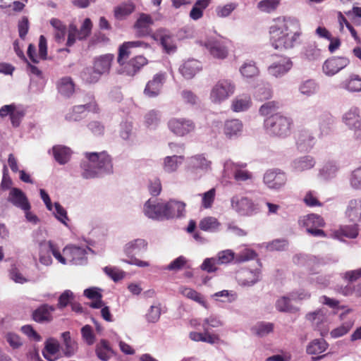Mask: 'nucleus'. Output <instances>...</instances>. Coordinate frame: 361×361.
<instances>
[{"mask_svg":"<svg viewBox=\"0 0 361 361\" xmlns=\"http://www.w3.org/2000/svg\"><path fill=\"white\" fill-rule=\"evenodd\" d=\"M346 216L353 222L361 221V199L351 200L345 212Z\"/></svg>","mask_w":361,"mask_h":361,"instance_id":"nucleus-30","label":"nucleus"},{"mask_svg":"<svg viewBox=\"0 0 361 361\" xmlns=\"http://www.w3.org/2000/svg\"><path fill=\"white\" fill-rule=\"evenodd\" d=\"M180 292L183 295L187 297L188 298H190L202 305L203 306H205V301L204 300L201 294L197 292L195 290L190 288L181 287L180 288Z\"/></svg>","mask_w":361,"mask_h":361,"instance_id":"nucleus-51","label":"nucleus"},{"mask_svg":"<svg viewBox=\"0 0 361 361\" xmlns=\"http://www.w3.org/2000/svg\"><path fill=\"white\" fill-rule=\"evenodd\" d=\"M231 41L224 38H214L207 40L204 47L209 54L215 59L223 60L228 55Z\"/></svg>","mask_w":361,"mask_h":361,"instance_id":"nucleus-8","label":"nucleus"},{"mask_svg":"<svg viewBox=\"0 0 361 361\" xmlns=\"http://www.w3.org/2000/svg\"><path fill=\"white\" fill-rule=\"evenodd\" d=\"M276 308L281 312H295L298 310L290 302V298L287 296H282L276 302Z\"/></svg>","mask_w":361,"mask_h":361,"instance_id":"nucleus-48","label":"nucleus"},{"mask_svg":"<svg viewBox=\"0 0 361 361\" xmlns=\"http://www.w3.org/2000/svg\"><path fill=\"white\" fill-rule=\"evenodd\" d=\"M317 90V84L312 80H308L302 82L300 87V91L302 94L311 95Z\"/></svg>","mask_w":361,"mask_h":361,"instance_id":"nucleus-62","label":"nucleus"},{"mask_svg":"<svg viewBox=\"0 0 361 361\" xmlns=\"http://www.w3.org/2000/svg\"><path fill=\"white\" fill-rule=\"evenodd\" d=\"M102 75L94 67H87L81 73V78L84 82L89 84L96 83Z\"/></svg>","mask_w":361,"mask_h":361,"instance_id":"nucleus-46","label":"nucleus"},{"mask_svg":"<svg viewBox=\"0 0 361 361\" xmlns=\"http://www.w3.org/2000/svg\"><path fill=\"white\" fill-rule=\"evenodd\" d=\"M85 103L81 105L74 106L66 114V120L68 121H78L82 118V114L85 111L93 113L99 112V106L92 94L88 95Z\"/></svg>","mask_w":361,"mask_h":361,"instance_id":"nucleus-7","label":"nucleus"},{"mask_svg":"<svg viewBox=\"0 0 361 361\" xmlns=\"http://www.w3.org/2000/svg\"><path fill=\"white\" fill-rule=\"evenodd\" d=\"M232 209L240 216H252L260 212L259 204L247 197L235 195L231 200Z\"/></svg>","mask_w":361,"mask_h":361,"instance_id":"nucleus-5","label":"nucleus"},{"mask_svg":"<svg viewBox=\"0 0 361 361\" xmlns=\"http://www.w3.org/2000/svg\"><path fill=\"white\" fill-rule=\"evenodd\" d=\"M184 156H168L164 159V170L167 173L175 172L178 168L179 164H181L184 160Z\"/></svg>","mask_w":361,"mask_h":361,"instance_id":"nucleus-35","label":"nucleus"},{"mask_svg":"<svg viewBox=\"0 0 361 361\" xmlns=\"http://www.w3.org/2000/svg\"><path fill=\"white\" fill-rule=\"evenodd\" d=\"M216 195V190L212 188L207 192L202 194V205L205 209L211 208Z\"/></svg>","mask_w":361,"mask_h":361,"instance_id":"nucleus-59","label":"nucleus"},{"mask_svg":"<svg viewBox=\"0 0 361 361\" xmlns=\"http://www.w3.org/2000/svg\"><path fill=\"white\" fill-rule=\"evenodd\" d=\"M216 265L219 264L216 257L206 258L201 264V269L207 273H213L218 269Z\"/></svg>","mask_w":361,"mask_h":361,"instance_id":"nucleus-63","label":"nucleus"},{"mask_svg":"<svg viewBox=\"0 0 361 361\" xmlns=\"http://www.w3.org/2000/svg\"><path fill=\"white\" fill-rule=\"evenodd\" d=\"M246 164H233V178L236 181H245L252 178V174L245 168Z\"/></svg>","mask_w":361,"mask_h":361,"instance_id":"nucleus-42","label":"nucleus"},{"mask_svg":"<svg viewBox=\"0 0 361 361\" xmlns=\"http://www.w3.org/2000/svg\"><path fill=\"white\" fill-rule=\"evenodd\" d=\"M63 252L68 260L75 264L80 263L85 257L86 255L85 249L74 245L65 247Z\"/></svg>","mask_w":361,"mask_h":361,"instance_id":"nucleus-28","label":"nucleus"},{"mask_svg":"<svg viewBox=\"0 0 361 361\" xmlns=\"http://www.w3.org/2000/svg\"><path fill=\"white\" fill-rule=\"evenodd\" d=\"M212 3V0H197L193 5L190 11V18L194 20H197L203 16V11Z\"/></svg>","mask_w":361,"mask_h":361,"instance_id":"nucleus-34","label":"nucleus"},{"mask_svg":"<svg viewBox=\"0 0 361 361\" xmlns=\"http://www.w3.org/2000/svg\"><path fill=\"white\" fill-rule=\"evenodd\" d=\"M260 274V271L258 269L250 270L243 268L236 271L235 278L239 285L250 286L259 281Z\"/></svg>","mask_w":361,"mask_h":361,"instance_id":"nucleus-13","label":"nucleus"},{"mask_svg":"<svg viewBox=\"0 0 361 361\" xmlns=\"http://www.w3.org/2000/svg\"><path fill=\"white\" fill-rule=\"evenodd\" d=\"M296 145L301 150H307L311 148L314 140V136L308 130L302 129L295 135Z\"/></svg>","mask_w":361,"mask_h":361,"instance_id":"nucleus-25","label":"nucleus"},{"mask_svg":"<svg viewBox=\"0 0 361 361\" xmlns=\"http://www.w3.org/2000/svg\"><path fill=\"white\" fill-rule=\"evenodd\" d=\"M210 166L211 161H208L203 155H195L190 159V167L192 170H207L210 169Z\"/></svg>","mask_w":361,"mask_h":361,"instance_id":"nucleus-41","label":"nucleus"},{"mask_svg":"<svg viewBox=\"0 0 361 361\" xmlns=\"http://www.w3.org/2000/svg\"><path fill=\"white\" fill-rule=\"evenodd\" d=\"M147 249V243L144 239L138 238L126 243L124 246L123 251L128 257V259L126 260V262L130 264L140 267H149V262L135 257V255L145 252Z\"/></svg>","mask_w":361,"mask_h":361,"instance_id":"nucleus-4","label":"nucleus"},{"mask_svg":"<svg viewBox=\"0 0 361 361\" xmlns=\"http://www.w3.org/2000/svg\"><path fill=\"white\" fill-rule=\"evenodd\" d=\"M256 257L257 254L255 250L245 248L240 252L235 254V264H240L254 259Z\"/></svg>","mask_w":361,"mask_h":361,"instance_id":"nucleus-52","label":"nucleus"},{"mask_svg":"<svg viewBox=\"0 0 361 361\" xmlns=\"http://www.w3.org/2000/svg\"><path fill=\"white\" fill-rule=\"evenodd\" d=\"M349 63L348 59L344 57H332L327 59L323 65L325 74L333 75L344 68Z\"/></svg>","mask_w":361,"mask_h":361,"instance_id":"nucleus-19","label":"nucleus"},{"mask_svg":"<svg viewBox=\"0 0 361 361\" xmlns=\"http://www.w3.org/2000/svg\"><path fill=\"white\" fill-rule=\"evenodd\" d=\"M252 104L251 98L247 95H240L235 97L232 102L233 111L240 112L248 109Z\"/></svg>","mask_w":361,"mask_h":361,"instance_id":"nucleus-39","label":"nucleus"},{"mask_svg":"<svg viewBox=\"0 0 361 361\" xmlns=\"http://www.w3.org/2000/svg\"><path fill=\"white\" fill-rule=\"evenodd\" d=\"M61 338L63 339L62 352L63 355L68 357L73 356L78 350L77 342L71 338L69 331L63 332Z\"/></svg>","mask_w":361,"mask_h":361,"instance_id":"nucleus-29","label":"nucleus"},{"mask_svg":"<svg viewBox=\"0 0 361 361\" xmlns=\"http://www.w3.org/2000/svg\"><path fill=\"white\" fill-rule=\"evenodd\" d=\"M60 344L57 340L50 338L45 341L44 348L42 351L44 357L49 361H54L58 356L56 354L59 352Z\"/></svg>","mask_w":361,"mask_h":361,"instance_id":"nucleus-27","label":"nucleus"},{"mask_svg":"<svg viewBox=\"0 0 361 361\" xmlns=\"http://www.w3.org/2000/svg\"><path fill=\"white\" fill-rule=\"evenodd\" d=\"M337 171L338 167L335 164L328 162L325 164L321 169L320 174L324 177V178L328 179L334 177Z\"/></svg>","mask_w":361,"mask_h":361,"instance_id":"nucleus-57","label":"nucleus"},{"mask_svg":"<svg viewBox=\"0 0 361 361\" xmlns=\"http://www.w3.org/2000/svg\"><path fill=\"white\" fill-rule=\"evenodd\" d=\"M279 1L278 0H262L257 4V7L262 11L270 12L276 8Z\"/></svg>","mask_w":361,"mask_h":361,"instance_id":"nucleus-61","label":"nucleus"},{"mask_svg":"<svg viewBox=\"0 0 361 361\" xmlns=\"http://www.w3.org/2000/svg\"><path fill=\"white\" fill-rule=\"evenodd\" d=\"M243 129V123L238 119H232L226 121L224 125V131L225 135L231 138L233 136L238 135Z\"/></svg>","mask_w":361,"mask_h":361,"instance_id":"nucleus-33","label":"nucleus"},{"mask_svg":"<svg viewBox=\"0 0 361 361\" xmlns=\"http://www.w3.org/2000/svg\"><path fill=\"white\" fill-rule=\"evenodd\" d=\"M328 347V343L323 338L314 339L307 346V353L310 355H318L324 352Z\"/></svg>","mask_w":361,"mask_h":361,"instance_id":"nucleus-40","label":"nucleus"},{"mask_svg":"<svg viewBox=\"0 0 361 361\" xmlns=\"http://www.w3.org/2000/svg\"><path fill=\"white\" fill-rule=\"evenodd\" d=\"M92 23L90 18H85L78 32V39H85L91 33Z\"/></svg>","mask_w":361,"mask_h":361,"instance_id":"nucleus-56","label":"nucleus"},{"mask_svg":"<svg viewBox=\"0 0 361 361\" xmlns=\"http://www.w3.org/2000/svg\"><path fill=\"white\" fill-rule=\"evenodd\" d=\"M241 74L245 78H253L258 75L259 70L254 63H245L240 68Z\"/></svg>","mask_w":361,"mask_h":361,"instance_id":"nucleus-55","label":"nucleus"},{"mask_svg":"<svg viewBox=\"0 0 361 361\" xmlns=\"http://www.w3.org/2000/svg\"><path fill=\"white\" fill-rule=\"evenodd\" d=\"M7 200L13 205L22 210H30L31 208L25 194L19 188H11Z\"/></svg>","mask_w":361,"mask_h":361,"instance_id":"nucleus-17","label":"nucleus"},{"mask_svg":"<svg viewBox=\"0 0 361 361\" xmlns=\"http://www.w3.org/2000/svg\"><path fill=\"white\" fill-rule=\"evenodd\" d=\"M56 310L53 305L43 304L39 305L32 313V319L39 324L49 323L54 317L52 313Z\"/></svg>","mask_w":361,"mask_h":361,"instance_id":"nucleus-16","label":"nucleus"},{"mask_svg":"<svg viewBox=\"0 0 361 361\" xmlns=\"http://www.w3.org/2000/svg\"><path fill=\"white\" fill-rule=\"evenodd\" d=\"M168 126L178 136H185L195 129V123L187 118H172L169 121Z\"/></svg>","mask_w":361,"mask_h":361,"instance_id":"nucleus-10","label":"nucleus"},{"mask_svg":"<svg viewBox=\"0 0 361 361\" xmlns=\"http://www.w3.org/2000/svg\"><path fill=\"white\" fill-rule=\"evenodd\" d=\"M216 259L219 265L235 263V253L232 250H224L218 252Z\"/></svg>","mask_w":361,"mask_h":361,"instance_id":"nucleus-49","label":"nucleus"},{"mask_svg":"<svg viewBox=\"0 0 361 361\" xmlns=\"http://www.w3.org/2000/svg\"><path fill=\"white\" fill-rule=\"evenodd\" d=\"M185 204L182 202L170 200L164 203L165 219L180 217L185 212Z\"/></svg>","mask_w":361,"mask_h":361,"instance_id":"nucleus-23","label":"nucleus"},{"mask_svg":"<svg viewBox=\"0 0 361 361\" xmlns=\"http://www.w3.org/2000/svg\"><path fill=\"white\" fill-rule=\"evenodd\" d=\"M111 349L106 340H101L96 347V354L102 361H107L110 358Z\"/></svg>","mask_w":361,"mask_h":361,"instance_id":"nucleus-44","label":"nucleus"},{"mask_svg":"<svg viewBox=\"0 0 361 361\" xmlns=\"http://www.w3.org/2000/svg\"><path fill=\"white\" fill-rule=\"evenodd\" d=\"M50 24L54 28V39L61 43L64 41L66 33V26L58 18H51Z\"/></svg>","mask_w":361,"mask_h":361,"instance_id":"nucleus-36","label":"nucleus"},{"mask_svg":"<svg viewBox=\"0 0 361 361\" xmlns=\"http://www.w3.org/2000/svg\"><path fill=\"white\" fill-rule=\"evenodd\" d=\"M354 322L350 319L343 322L340 326L333 329L331 331V336L333 338H338L346 334L353 327Z\"/></svg>","mask_w":361,"mask_h":361,"instance_id":"nucleus-54","label":"nucleus"},{"mask_svg":"<svg viewBox=\"0 0 361 361\" xmlns=\"http://www.w3.org/2000/svg\"><path fill=\"white\" fill-rule=\"evenodd\" d=\"M53 154L55 160L60 164L67 163L71 157V150L68 147L64 146H54L53 147Z\"/></svg>","mask_w":361,"mask_h":361,"instance_id":"nucleus-38","label":"nucleus"},{"mask_svg":"<svg viewBox=\"0 0 361 361\" xmlns=\"http://www.w3.org/2000/svg\"><path fill=\"white\" fill-rule=\"evenodd\" d=\"M286 173L281 170H269L264 176V183L271 189L279 190L286 183Z\"/></svg>","mask_w":361,"mask_h":361,"instance_id":"nucleus-12","label":"nucleus"},{"mask_svg":"<svg viewBox=\"0 0 361 361\" xmlns=\"http://www.w3.org/2000/svg\"><path fill=\"white\" fill-rule=\"evenodd\" d=\"M148 63L147 59L141 55L136 56L129 61L119 64L118 73L121 75L133 77L135 75Z\"/></svg>","mask_w":361,"mask_h":361,"instance_id":"nucleus-9","label":"nucleus"},{"mask_svg":"<svg viewBox=\"0 0 361 361\" xmlns=\"http://www.w3.org/2000/svg\"><path fill=\"white\" fill-rule=\"evenodd\" d=\"M343 121L350 129L357 130L361 129V117L359 108L354 106L348 111L343 116Z\"/></svg>","mask_w":361,"mask_h":361,"instance_id":"nucleus-24","label":"nucleus"},{"mask_svg":"<svg viewBox=\"0 0 361 361\" xmlns=\"http://www.w3.org/2000/svg\"><path fill=\"white\" fill-rule=\"evenodd\" d=\"M300 22L290 18H279L269 28L270 42L276 49L293 48L301 35Z\"/></svg>","mask_w":361,"mask_h":361,"instance_id":"nucleus-1","label":"nucleus"},{"mask_svg":"<svg viewBox=\"0 0 361 361\" xmlns=\"http://www.w3.org/2000/svg\"><path fill=\"white\" fill-rule=\"evenodd\" d=\"M137 47L147 49L149 47V45L147 42L140 40L125 42L121 44L117 56L118 65L127 61L131 54V49Z\"/></svg>","mask_w":361,"mask_h":361,"instance_id":"nucleus-14","label":"nucleus"},{"mask_svg":"<svg viewBox=\"0 0 361 361\" xmlns=\"http://www.w3.org/2000/svg\"><path fill=\"white\" fill-rule=\"evenodd\" d=\"M200 70V63L195 59L185 61L179 68L181 75L186 79L192 78Z\"/></svg>","mask_w":361,"mask_h":361,"instance_id":"nucleus-26","label":"nucleus"},{"mask_svg":"<svg viewBox=\"0 0 361 361\" xmlns=\"http://www.w3.org/2000/svg\"><path fill=\"white\" fill-rule=\"evenodd\" d=\"M151 37L157 42H159L164 51L167 54L173 53L177 47L173 36L164 29H159L152 34Z\"/></svg>","mask_w":361,"mask_h":361,"instance_id":"nucleus-11","label":"nucleus"},{"mask_svg":"<svg viewBox=\"0 0 361 361\" xmlns=\"http://www.w3.org/2000/svg\"><path fill=\"white\" fill-rule=\"evenodd\" d=\"M335 235L338 238H355L358 235V226L356 224L350 226H343L335 231Z\"/></svg>","mask_w":361,"mask_h":361,"instance_id":"nucleus-45","label":"nucleus"},{"mask_svg":"<svg viewBox=\"0 0 361 361\" xmlns=\"http://www.w3.org/2000/svg\"><path fill=\"white\" fill-rule=\"evenodd\" d=\"M300 222L306 229L314 227H324L325 225L323 218L316 214H310L305 216Z\"/></svg>","mask_w":361,"mask_h":361,"instance_id":"nucleus-32","label":"nucleus"},{"mask_svg":"<svg viewBox=\"0 0 361 361\" xmlns=\"http://www.w3.org/2000/svg\"><path fill=\"white\" fill-rule=\"evenodd\" d=\"M305 59L309 61L320 60L323 58L322 51L314 44H308L304 51Z\"/></svg>","mask_w":361,"mask_h":361,"instance_id":"nucleus-50","label":"nucleus"},{"mask_svg":"<svg viewBox=\"0 0 361 361\" xmlns=\"http://www.w3.org/2000/svg\"><path fill=\"white\" fill-rule=\"evenodd\" d=\"M235 90V85L231 80L220 79L212 87L210 98L214 103L219 104L232 96Z\"/></svg>","mask_w":361,"mask_h":361,"instance_id":"nucleus-6","label":"nucleus"},{"mask_svg":"<svg viewBox=\"0 0 361 361\" xmlns=\"http://www.w3.org/2000/svg\"><path fill=\"white\" fill-rule=\"evenodd\" d=\"M114 60L113 54H106L96 56L93 59L92 66L102 75L108 74Z\"/></svg>","mask_w":361,"mask_h":361,"instance_id":"nucleus-18","label":"nucleus"},{"mask_svg":"<svg viewBox=\"0 0 361 361\" xmlns=\"http://www.w3.org/2000/svg\"><path fill=\"white\" fill-rule=\"evenodd\" d=\"M303 201L307 207H321L322 203L318 200L316 194L313 191H308L304 198Z\"/></svg>","mask_w":361,"mask_h":361,"instance_id":"nucleus-60","label":"nucleus"},{"mask_svg":"<svg viewBox=\"0 0 361 361\" xmlns=\"http://www.w3.org/2000/svg\"><path fill=\"white\" fill-rule=\"evenodd\" d=\"M221 226L218 219L213 216H207L200 220L199 228L207 232H216Z\"/></svg>","mask_w":361,"mask_h":361,"instance_id":"nucleus-37","label":"nucleus"},{"mask_svg":"<svg viewBox=\"0 0 361 361\" xmlns=\"http://www.w3.org/2000/svg\"><path fill=\"white\" fill-rule=\"evenodd\" d=\"M145 214L153 219H165L164 203L158 202L152 204L151 200H148L144 205Z\"/></svg>","mask_w":361,"mask_h":361,"instance_id":"nucleus-22","label":"nucleus"},{"mask_svg":"<svg viewBox=\"0 0 361 361\" xmlns=\"http://www.w3.org/2000/svg\"><path fill=\"white\" fill-rule=\"evenodd\" d=\"M344 87L350 92L361 91V78L357 75H353L344 84Z\"/></svg>","mask_w":361,"mask_h":361,"instance_id":"nucleus-53","label":"nucleus"},{"mask_svg":"<svg viewBox=\"0 0 361 361\" xmlns=\"http://www.w3.org/2000/svg\"><path fill=\"white\" fill-rule=\"evenodd\" d=\"M153 20L149 15L142 13L134 25L135 35L138 37L152 35L151 25Z\"/></svg>","mask_w":361,"mask_h":361,"instance_id":"nucleus-20","label":"nucleus"},{"mask_svg":"<svg viewBox=\"0 0 361 361\" xmlns=\"http://www.w3.org/2000/svg\"><path fill=\"white\" fill-rule=\"evenodd\" d=\"M165 80L166 73H159L154 75L153 78L147 83L144 90L145 94L149 97L158 96Z\"/></svg>","mask_w":361,"mask_h":361,"instance_id":"nucleus-15","label":"nucleus"},{"mask_svg":"<svg viewBox=\"0 0 361 361\" xmlns=\"http://www.w3.org/2000/svg\"><path fill=\"white\" fill-rule=\"evenodd\" d=\"M135 10L133 3H124L114 8V16L118 20H122L131 14Z\"/></svg>","mask_w":361,"mask_h":361,"instance_id":"nucleus-43","label":"nucleus"},{"mask_svg":"<svg viewBox=\"0 0 361 361\" xmlns=\"http://www.w3.org/2000/svg\"><path fill=\"white\" fill-rule=\"evenodd\" d=\"M293 120L276 113L268 116L264 122L266 133L271 136L285 137L290 135Z\"/></svg>","mask_w":361,"mask_h":361,"instance_id":"nucleus-3","label":"nucleus"},{"mask_svg":"<svg viewBox=\"0 0 361 361\" xmlns=\"http://www.w3.org/2000/svg\"><path fill=\"white\" fill-rule=\"evenodd\" d=\"M279 108V103L275 101L266 102L259 108V113L262 116L274 114V113Z\"/></svg>","mask_w":361,"mask_h":361,"instance_id":"nucleus-58","label":"nucleus"},{"mask_svg":"<svg viewBox=\"0 0 361 361\" xmlns=\"http://www.w3.org/2000/svg\"><path fill=\"white\" fill-rule=\"evenodd\" d=\"M85 156L87 161L81 164L83 178H94L97 176L99 170L106 172L111 171L113 167L111 158L106 152H86Z\"/></svg>","mask_w":361,"mask_h":361,"instance_id":"nucleus-2","label":"nucleus"},{"mask_svg":"<svg viewBox=\"0 0 361 361\" xmlns=\"http://www.w3.org/2000/svg\"><path fill=\"white\" fill-rule=\"evenodd\" d=\"M57 89L61 94L70 97L75 92V84L71 77H64L58 81Z\"/></svg>","mask_w":361,"mask_h":361,"instance_id":"nucleus-31","label":"nucleus"},{"mask_svg":"<svg viewBox=\"0 0 361 361\" xmlns=\"http://www.w3.org/2000/svg\"><path fill=\"white\" fill-rule=\"evenodd\" d=\"M312 157L307 156L298 159L293 161V167L297 171H303L312 169L314 166Z\"/></svg>","mask_w":361,"mask_h":361,"instance_id":"nucleus-47","label":"nucleus"},{"mask_svg":"<svg viewBox=\"0 0 361 361\" xmlns=\"http://www.w3.org/2000/svg\"><path fill=\"white\" fill-rule=\"evenodd\" d=\"M161 180L158 178H153L149 180L148 190L152 196H157L161 191Z\"/></svg>","mask_w":361,"mask_h":361,"instance_id":"nucleus-64","label":"nucleus"},{"mask_svg":"<svg viewBox=\"0 0 361 361\" xmlns=\"http://www.w3.org/2000/svg\"><path fill=\"white\" fill-rule=\"evenodd\" d=\"M292 67V62L288 57L280 56L268 68L270 75L279 77L286 73Z\"/></svg>","mask_w":361,"mask_h":361,"instance_id":"nucleus-21","label":"nucleus"}]
</instances>
